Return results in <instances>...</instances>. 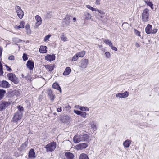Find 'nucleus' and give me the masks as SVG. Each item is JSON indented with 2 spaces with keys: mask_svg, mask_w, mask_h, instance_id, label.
<instances>
[{
  "mask_svg": "<svg viewBox=\"0 0 159 159\" xmlns=\"http://www.w3.org/2000/svg\"><path fill=\"white\" fill-rule=\"evenodd\" d=\"M85 54V52L84 51H82L76 53L78 56V57H82L84 56Z\"/></svg>",
  "mask_w": 159,
  "mask_h": 159,
  "instance_id": "30",
  "label": "nucleus"
},
{
  "mask_svg": "<svg viewBox=\"0 0 159 159\" xmlns=\"http://www.w3.org/2000/svg\"><path fill=\"white\" fill-rule=\"evenodd\" d=\"M71 72V69L69 67H67L65 69L63 73L64 75H68Z\"/></svg>",
  "mask_w": 159,
  "mask_h": 159,
  "instance_id": "25",
  "label": "nucleus"
},
{
  "mask_svg": "<svg viewBox=\"0 0 159 159\" xmlns=\"http://www.w3.org/2000/svg\"><path fill=\"white\" fill-rule=\"evenodd\" d=\"M47 70H48L49 71H52L54 69V66H53L47 65L45 66Z\"/></svg>",
  "mask_w": 159,
  "mask_h": 159,
  "instance_id": "31",
  "label": "nucleus"
},
{
  "mask_svg": "<svg viewBox=\"0 0 159 159\" xmlns=\"http://www.w3.org/2000/svg\"><path fill=\"white\" fill-rule=\"evenodd\" d=\"M88 60L87 59L82 60L81 61V65L80 66L83 68H85L87 67L88 64Z\"/></svg>",
  "mask_w": 159,
  "mask_h": 159,
  "instance_id": "10",
  "label": "nucleus"
},
{
  "mask_svg": "<svg viewBox=\"0 0 159 159\" xmlns=\"http://www.w3.org/2000/svg\"><path fill=\"white\" fill-rule=\"evenodd\" d=\"M8 59L10 60H14L15 59V57L13 55H11L8 57Z\"/></svg>",
  "mask_w": 159,
  "mask_h": 159,
  "instance_id": "47",
  "label": "nucleus"
},
{
  "mask_svg": "<svg viewBox=\"0 0 159 159\" xmlns=\"http://www.w3.org/2000/svg\"><path fill=\"white\" fill-rule=\"evenodd\" d=\"M149 10L146 8L144 10L142 14V20L143 22H147L148 20Z\"/></svg>",
  "mask_w": 159,
  "mask_h": 159,
  "instance_id": "4",
  "label": "nucleus"
},
{
  "mask_svg": "<svg viewBox=\"0 0 159 159\" xmlns=\"http://www.w3.org/2000/svg\"><path fill=\"white\" fill-rule=\"evenodd\" d=\"M80 115L82 116V117L84 118H85L87 115V113L85 112H81Z\"/></svg>",
  "mask_w": 159,
  "mask_h": 159,
  "instance_id": "46",
  "label": "nucleus"
},
{
  "mask_svg": "<svg viewBox=\"0 0 159 159\" xmlns=\"http://www.w3.org/2000/svg\"><path fill=\"white\" fill-rule=\"evenodd\" d=\"M79 108L81 111H89V108L86 107L80 106Z\"/></svg>",
  "mask_w": 159,
  "mask_h": 159,
  "instance_id": "37",
  "label": "nucleus"
},
{
  "mask_svg": "<svg viewBox=\"0 0 159 159\" xmlns=\"http://www.w3.org/2000/svg\"><path fill=\"white\" fill-rule=\"evenodd\" d=\"M26 30V33L28 34H31V31L30 28V26L29 25H27L25 27Z\"/></svg>",
  "mask_w": 159,
  "mask_h": 159,
  "instance_id": "35",
  "label": "nucleus"
},
{
  "mask_svg": "<svg viewBox=\"0 0 159 159\" xmlns=\"http://www.w3.org/2000/svg\"><path fill=\"white\" fill-rule=\"evenodd\" d=\"M65 156L66 159H73L74 157V155L73 153L68 152L65 153Z\"/></svg>",
  "mask_w": 159,
  "mask_h": 159,
  "instance_id": "12",
  "label": "nucleus"
},
{
  "mask_svg": "<svg viewBox=\"0 0 159 159\" xmlns=\"http://www.w3.org/2000/svg\"><path fill=\"white\" fill-rule=\"evenodd\" d=\"M79 159H89V158L87 154L82 153L79 156Z\"/></svg>",
  "mask_w": 159,
  "mask_h": 159,
  "instance_id": "26",
  "label": "nucleus"
},
{
  "mask_svg": "<svg viewBox=\"0 0 159 159\" xmlns=\"http://www.w3.org/2000/svg\"><path fill=\"white\" fill-rule=\"evenodd\" d=\"M48 95L49 97L51 100L53 101L55 98V95L53 93L52 91L50 89L48 91Z\"/></svg>",
  "mask_w": 159,
  "mask_h": 159,
  "instance_id": "15",
  "label": "nucleus"
},
{
  "mask_svg": "<svg viewBox=\"0 0 159 159\" xmlns=\"http://www.w3.org/2000/svg\"><path fill=\"white\" fill-rule=\"evenodd\" d=\"M28 157L30 159H34L35 158V153L33 149H32L29 151Z\"/></svg>",
  "mask_w": 159,
  "mask_h": 159,
  "instance_id": "9",
  "label": "nucleus"
},
{
  "mask_svg": "<svg viewBox=\"0 0 159 159\" xmlns=\"http://www.w3.org/2000/svg\"><path fill=\"white\" fill-rule=\"evenodd\" d=\"M62 111L61 107L58 108L57 109V111L58 112H61Z\"/></svg>",
  "mask_w": 159,
  "mask_h": 159,
  "instance_id": "55",
  "label": "nucleus"
},
{
  "mask_svg": "<svg viewBox=\"0 0 159 159\" xmlns=\"http://www.w3.org/2000/svg\"><path fill=\"white\" fill-rule=\"evenodd\" d=\"M88 146L86 143H82L79 144L76 146V147L78 149L81 150L85 148Z\"/></svg>",
  "mask_w": 159,
  "mask_h": 159,
  "instance_id": "16",
  "label": "nucleus"
},
{
  "mask_svg": "<svg viewBox=\"0 0 159 159\" xmlns=\"http://www.w3.org/2000/svg\"><path fill=\"white\" fill-rule=\"evenodd\" d=\"M3 49L1 47H0V57H1Z\"/></svg>",
  "mask_w": 159,
  "mask_h": 159,
  "instance_id": "54",
  "label": "nucleus"
},
{
  "mask_svg": "<svg viewBox=\"0 0 159 159\" xmlns=\"http://www.w3.org/2000/svg\"><path fill=\"white\" fill-rule=\"evenodd\" d=\"M18 110L15 114L12 120L15 122H17L20 120L23 117L24 108L22 106L19 105L17 107Z\"/></svg>",
  "mask_w": 159,
  "mask_h": 159,
  "instance_id": "1",
  "label": "nucleus"
},
{
  "mask_svg": "<svg viewBox=\"0 0 159 159\" xmlns=\"http://www.w3.org/2000/svg\"><path fill=\"white\" fill-rule=\"evenodd\" d=\"M61 120L63 123H67L70 122V118L67 116H62L61 117Z\"/></svg>",
  "mask_w": 159,
  "mask_h": 159,
  "instance_id": "13",
  "label": "nucleus"
},
{
  "mask_svg": "<svg viewBox=\"0 0 159 159\" xmlns=\"http://www.w3.org/2000/svg\"><path fill=\"white\" fill-rule=\"evenodd\" d=\"M80 136L82 141H89V137L87 134H83L82 135H80Z\"/></svg>",
  "mask_w": 159,
  "mask_h": 159,
  "instance_id": "19",
  "label": "nucleus"
},
{
  "mask_svg": "<svg viewBox=\"0 0 159 159\" xmlns=\"http://www.w3.org/2000/svg\"><path fill=\"white\" fill-rule=\"evenodd\" d=\"M10 85V84L5 80H3L0 82V86L4 88H9Z\"/></svg>",
  "mask_w": 159,
  "mask_h": 159,
  "instance_id": "8",
  "label": "nucleus"
},
{
  "mask_svg": "<svg viewBox=\"0 0 159 159\" xmlns=\"http://www.w3.org/2000/svg\"><path fill=\"white\" fill-rule=\"evenodd\" d=\"M57 144L55 142H52L47 144L45 148L47 152H52L56 148Z\"/></svg>",
  "mask_w": 159,
  "mask_h": 159,
  "instance_id": "2",
  "label": "nucleus"
},
{
  "mask_svg": "<svg viewBox=\"0 0 159 159\" xmlns=\"http://www.w3.org/2000/svg\"><path fill=\"white\" fill-rule=\"evenodd\" d=\"M28 142L26 141L23 143L20 147V148L21 150H24L25 149V148L27 147L28 144Z\"/></svg>",
  "mask_w": 159,
  "mask_h": 159,
  "instance_id": "32",
  "label": "nucleus"
},
{
  "mask_svg": "<svg viewBox=\"0 0 159 159\" xmlns=\"http://www.w3.org/2000/svg\"><path fill=\"white\" fill-rule=\"evenodd\" d=\"M73 111L74 113H76L78 115H80L81 112V111L76 110H74Z\"/></svg>",
  "mask_w": 159,
  "mask_h": 159,
  "instance_id": "48",
  "label": "nucleus"
},
{
  "mask_svg": "<svg viewBox=\"0 0 159 159\" xmlns=\"http://www.w3.org/2000/svg\"><path fill=\"white\" fill-rule=\"evenodd\" d=\"M24 22L23 21H21L20 23V25L19 26H15V28L16 29H20V28H23L24 27Z\"/></svg>",
  "mask_w": 159,
  "mask_h": 159,
  "instance_id": "27",
  "label": "nucleus"
},
{
  "mask_svg": "<svg viewBox=\"0 0 159 159\" xmlns=\"http://www.w3.org/2000/svg\"><path fill=\"white\" fill-rule=\"evenodd\" d=\"M104 41L105 43L108 45L110 47L112 45V43L111 41L109 40L105 39L104 40Z\"/></svg>",
  "mask_w": 159,
  "mask_h": 159,
  "instance_id": "39",
  "label": "nucleus"
},
{
  "mask_svg": "<svg viewBox=\"0 0 159 159\" xmlns=\"http://www.w3.org/2000/svg\"><path fill=\"white\" fill-rule=\"evenodd\" d=\"M80 136L82 141H89V137L87 134H83L82 135H80Z\"/></svg>",
  "mask_w": 159,
  "mask_h": 159,
  "instance_id": "18",
  "label": "nucleus"
},
{
  "mask_svg": "<svg viewBox=\"0 0 159 159\" xmlns=\"http://www.w3.org/2000/svg\"><path fill=\"white\" fill-rule=\"evenodd\" d=\"M35 19L37 21L35 25L37 27H38L41 24L42 20L41 17L37 15L35 16Z\"/></svg>",
  "mask_w": 159,
  "mask_h": 159,
  "instance_id": "17",
  "label": "nucleus"
},
{
  "mask_svg": "<svg viewBox=\"0 0 159 159\" xmlns=\"http://www.w3.org/2000/svg\"><path fill=\"white\" fill-rule=\"evenodd\" d=\"M101 0H96V4L97 5H99L100 4V1Z\"/></svg>",
  "mask_w": 159,
  "mask_h": 159,
  "instance_id": "52",
  "label": "nucleus"
},
{
  "mask_svg": "<svg viewBox=\"0 0 159 159\" xmlns=\"http://www.w3.org/2000/svg\"><path fill=\"white\" fill-rule=\"evenodd\" d=\"M78 58V56L76 54L72 58V61H76Z\"/></svg>",
  "mask_w": 159,
  "mask_h": 159,
  "instance_id": "42",
  "label": "nucleus"
},
{
  "mask_svg": "<svg viewBox=\"0 0 159 159\" xmlns=\"http://www.w3.org/2000/svg\"><path fill=\"white\" fill-rule=\"evenodd\" d=\"M6 93V91L3 89H0V100L2 99L3 97L4 94Z\"/></svg>",
  "mask_w": 159,
  "mask_h": 159,
  "instance_id": "34",
  "label": "nucleus"
},
{
  "mask_svg": "<svg viewBox=\"0 0 159 159\" xmlns=\"http://www.w3.org/2000/svg\"><path fill=\"white\" fill-rule=\"evenodd\" d=\"M52 87L54 89L59 90L60 93H61V89L57 82L54 83L52 85Z\"/></svg>",
  "mask_w": 159,
  "mask_h": 159,
  "instance_id": "20",
  "label": "nucleus"
},
{
  "mask_svg": "<svg viewBox=\"0 0 159 159\" xmlns=\"http://www.w3.org/2000/svg\"><path fill=\"white\" fill-rule=\"evenodd\" d=\"M64 21L66 24L67 25L70 22V16L68 15H66L64 19Z\"/></svg>",
  "mask_w": 159,
  "mask_h": 159,
  "instance_id": "29",
  "label": "nucleus"
},
{
  "mask_svg": "<svg viewBox=\"0 0 159 159\" xmlns=\"http://www.w3.org/2000/svg\"><path fill=\"white\" fill-rule=\"evenodd\" d=\"M28 58V57L27 56V54L25 53H24L23 55V59L24 61H26L27 60Z\"/></svg>",
  "mask_w": 159,
  "mask_h": 159,
  "instance_id": "43",
  "label": "nucleus"
},
{
  "mask_svg": "<svg viewBox=\"0 0 159 159\" xmlns=\"http://www.w3.org/2000/svg\"><path fill=\"white\" fill-rule=\"evenodd\" d=\"M110 47L113 50L116 51H117V48L116 47L113 46V45H112Z\"/></svg>",
  "mask_w": 159,
  "mask_h": 159,
  "instance_id": "49",
  "label": "nucleus"
},
{
  "mask_svg": "<svg viewBox=\"0 0 159 159\" xmlns=\"http://www.w3.org/2000/svg\"><path fill=\"white\" fill-rule=\"evenodd\" d=\"M145 3L148 6H149L153 10V4L150 2L148 1H145Z\"/></svg>",
  "mask_w": 159,
  "mask_h": 159,
  "instance_id": "36",
  "label": "nucleus"
},
{
  "mask_svg": "<svg viewBox=\"0 0 159 159\" xmlns=\"http://www.w3.org/2000/svg\"><path fill=\"white\" fill-rule=\"evenodd\" d=\"M131 143V141L128 139H127L124 142L123 145L125 147L128 148L129 147Z\"/></svg>",
  "mask_w": 159,
  "mask_h": 159,
  "instance_id": "23",
  "label": "nucleus"
},
{
  "mask_svg": "<svg viewBox=\"0 0 159 159\" xmlns=\"http://www.w3.org/2000/svg\"><path fill=\"white\" fill-rule=\"evenodd\" d=\"M105 55L106 57L108 58H110L111 57V54L109 52H106L105 53Z\"/></svg>",
  "mask_w": 159,
  "mask_h": 159,
  "instance_id": "44",
  "label": "nucleus"
},
{
  "mask_svg": "<svg viewBox=\"0 0 159 159\" xmlns=\"http://www.w3.org/2000/svg\"><path fill=\"white\" fill-rule=\"evenodd\" d=\"M55 56L54 55H48L45 57V59L47 61H53L55 59Z\"/></svg>",
  "mask_w": 159,
  "mask_h": 159,
  "instance_id": "22",
  "label": "nucleus"
},
{
  "mask_svg": "<svg viewBox=\"0 0 159 159\" xmlns=\"http://www.w3.org/2000/svg\"><path fill=\"white\" fill-rule=\"evenodd\" d=\"M101 17L102 18V16H101Z\"/></svg>",
  "mask_w": 159,
  "mask_h": 159,
  "instance_id": "58",
  "label": "nucleus"
},
{
  "mask_svg": "<svg viewBox=\"0 0 159 159\" xmlns=\"http://www.w3.org/2000/svg\"><path fill=\"white\" fill-rule=\"evenodd\" d=\"M46 48L47 47L46 46H41L39 48V51L41 53H46L47 52Z\"/></svg>",
  "mask_w": 159,
  "mask_h": 159,
  "instance_id": "24",
  "label": "nucleus"
},
{
  "mask_svg": "<svg viewBox=\"0 0 159 159\" xmlns=\"http://www.w3.org/2000/svg\"><path fill=\"white\" fill-rule=\"evenodd\" d=\"M135 46L136 47H140V45L139 44H138V43H136V44H135Z\"/></svg>",
  "mask_w": 159,
  "mask_h": 159,
  "instance_id": "56",
  "label": "nucleus"
},
{
  "mask_svg": "<svg viewBox=\"0 0 159 159\" xmlns=\"http://www.w3.org/2000/svg\"><path fill=\"white\" fill-rule=\"evenodd\" d=\"M116 96L117 98H122L121 95V93H120L116 94Z\"/></svg>",
  "mask_w": 159,
  "mask_h": 159,
  "instance_id": "51",
  "label": "nucleus"
},
{
  "mask_svg": "<svg viewBox=\"0 0 159 159\" xmlns=\"http://www.w3.org/2000/svg\"><path fill=\"white\" fill-rule=\"evenodd\" d=\"M51 36V35H48L46 36L44 38V41L45 42L48 40Z\"/></svg>",
  "mask_w": 159,
  "mask_h": 159,
  "instance_id": "45",
  "label": "nucleus"
},
{
  "mask_svg": "<svg viewBox=\"0 0 159 159\" xmlns=\"http://www.w3.org/2000/svg\"><path fill=\"white\" fill-rule=\"evenodd\" d=\"M73 141L75 143H78L82 141L80 135H75L73 138Z\"/></svg>",
  "mask_w": 159,
  "mask_h": 159,
  "instance_id": "21",
  "label": "nucleus"
},
{
  "mask_svg": "<svg viewBox=\"0 0 159 159\" xmlns=\"http://www.w3.org/2000/svg\"><path fill=\"white\" fill-rule=\"evenodd\" d=\"M15 10L16 11L18 17L20 19H21L24 16V12L21 8L18 6H16L15 7Z\"/></svg>",
  "mask_w": 159,
  "mask_h": 159,
  "instance_id": "6",
  "label": "nucleus"
},
{
  "mask_svg": "<svg viewBox=\"0 0 159 159\" xmlns=\"http://www.w3.org/2000/svg\"><path fill=\"white\" fill-rule=\"evenodd\" d=\"M13 40L14 42L17 43L21 42L22 41V40L18 38H13Z\"/></svg>",
  "mask_w": 159,
  "mask_h": 159,
  "instance_id": "40",
  "label": "nucleus"
},
{
  "mask_svg": "<svg viewBox=\"0 0 159 159\" xmlns=\"http://www.w3.org/2000/svg\"><path fill=\"white\" fill-rule=\"evenodd\" d=\"M85 18L87 19H89L91 18V15L87 13H85Z\"/></svg>",
  "mask_w": 159,
  "mask_h": 159,
  "instance_id": "41",
  "label": "nucleus"
},
{
  "mask_svg": "<svg viewBox=\"0 0 159 159\" xmlns=\"http://www.w3.org/2000/svg\"><path fill=\"white\" fill-rule=\"evenodd\" d=\"M7 76L9 79L14 84H17L18 83V79L14 74L12 73H9L8 74Z\"/></svg>",
  "mask_w": 159,
  "mask_h": 159,
  "instance_id": "5",
  "label": "nucleus"
},
{
  "mask_svg": "<svg viewBox=\"0 0 159 159\" xmlns=\"http://www.w3.org/2000/svg\"><path fill=\"white\" fill-rule=\"evenodd\" d=\"M61 40L65 42L67 40V38L65 36L63 33H62L61 36Z\"/></svg>",
  "mask_w": 159,
  "mask_h": 159,
  "instance_id": "38",
  "label": "nucleus"
},
{
  "mask_svg": "<svg viewBox=\"0 0 159 159\" xmlns=\"http://www.w3.org/2000/svg\"><path fill=\"white\" fill-rule=\"evenodd\" d=\"M26 65L28 68L30 70H32L33 69L34 64L33 62L29 60L27 63Z\"/></svg>",
  "mask_w": 159,
  "mask_h": 159,
  "instance_id": "14",
  "label": "nucleus"
},
{
  "mask_svg": "<svg viewBox=\"0 0 159 159\" xmlns=\"http://www.w3.org/2000/svg\"><path fill=\"white\" fill-rule=\"evenodd\" d=\"M8 102L3 101L0 103V111H2L7 107L9 105Z\"/></svg>",
  "mask_w": 159,
  "mask_h": 159,
  "instance_id": "7",
  "label": "nucleus"
},
{
  "mask_svg": "<svg viewBox=\"0 0 159 159\" xmlns=\"http://www.w3.org/2000/svg\"><path fill=\"white\" fill-rule=\"evenodd\" d=\"M157 31V29L156 28L152 29V26L148 24L145 28V32L147 34H155Z\"/></svg>",
  "mask_w": 159,
  "mask_h": 159,
  "instance_id": "3",
  "label": "nucleus"
},
{
  "mask_svg": "<svg viewBox=\"0 0 159 159\" xmlns=\"http://www.w3.org/2000/svg\"><path fill=\"white\" fill-rule=\"evenodd\" d=\"M86 7L87 8L91 10L92 11H97L99 13L101 14H103L104 13L101 10L97 9L96 8H94L89 5H87L86 6Z\"/></svg>",
  "mask_w": 159,
  "mask_h": 159,
  "instance_id": "11",
  "label": "nucleus"
},
{
  "mask_svg": "<svg viewBox=\"0 0 159 159\" xmlns=\"http://www.w3.org/2000/svg\"><path fill=\"white\" fill-rule=\"evenodd\" d=\"M135 33L136 35L138 36H140V32L137 30H135Z\"/></svg>",
  "mask_w": 159,
  "mask_h": 159,
  "instance_id": "50",
  "label": "nucleus"
},
{
  "mask_svg": "<svg viewBox=\"0 0 159 159\" xmlns=\"http://www.w3.org/2000/svg\"><path fill=\"white\" fill-rule=\"evenodd\" d=\"M129 93L126 91L123 93H121V95L122 98H125L127 97L129 95Z\"/></svg>",
  "mask_w": 159,
  "mask_h": 159,
  "instance_id": "33",
  "label": "nucleus"
},
{
  "mask_svg": "<svg viewBox=\"0 0 159 159\" xmlns=\"http://www.w3.org/2000/svg\"><path fill=\"white\" fill-rule=\"evenodd\" d=\"M5 66L8 71H9L10 72L11 70V68L10 67H9L8 66H7V65H5Z\"/></svg>",
  "mask_w": 159,
  "mask_h": 159,
  "instance_id": "53",
  "label": "nucleus"
},
{
  "mask_svg": "<svg viewBox=\"0 0 159 159\" xmlns=\"http://www.w3.org/2000/svg\"><path fill=\"white\" fill-rule=\"evenodd\" d=\"M89 123L91 125V129H92L94 131H96L97 129L96 127L94 122L92 121L91 122H90Z\"/></svg>",
  "mask_w": 159,
  "mask_h": 159,
  "instance_id": "28",
  "label": "nucleus"
},
{
  "mask_svg": "<svg viewBox=\"0 0 159 159\" xmlns=\"http://www.w3.org/2000/svg\"><path fill=\"white\" fill-rule=\"evenodd\" d=\"M73 21H74V22H75L76 20V18H75V17L73 18Z\"/></svg>",
  "mask_w": 159,
  "mask_h": 159,
  "instance_id": "57",
  "label": "nucleus"
}]
</instances>
